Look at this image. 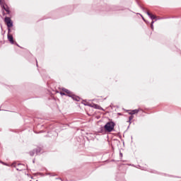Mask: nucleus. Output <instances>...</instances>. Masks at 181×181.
I'll list each match as a JSON object with an SVG mask.
<instances>
[{
    "mask_svg": "<svg viewBox=\"0 0 181 181\" xmlns=\"http://www.w3.org/2000/svg\"><path fill=\"white\" fill-rule=\"evenodd\" d=\"M5 22L6 23L8 28H12V26H13L12 21L11 20V18L9 17L5 18Z\"/></svg>",
    "mask_w": 181,
    "mask_h": 181,
    "instance_id": "nucleus-2",
    "label": "nucleus"
},
{
    "mask_svg": "<svg viewBox=\"0 0 181 181\" xmlns=\"http://www.w3.org/2000/svg\"><path fill=\"white\" fill-rule=\"evenodd\" d=\"M1 1L0 0V4H1Z\"/></svg>",
    "mask_w": 181,
    "mask_h": 181,
    "instance_id": "nucleus-14",
    "label": "nucleus"
},
{
    "mask_svg": "<svg viewBox=\"0 0 181 181\" xmlns=\"http://www.w3.org/2000/svg\"><path fill=\"white\" fill-rule=\"evenodd\" d=\"M132 118H134V117L131 116V117H129V119H132Z\"/></svg>",
    "mask_w": 181,
    "mask_h": 181,
    "instance_id": "nucleus-12",
    "label": "nucleus"
},
{
    "mask_svg": "<svg viewBox=\"0 0 181 181\" xmlns=\"http://www.w3.org/2000/svg\"><path fill=\"white\" fill-rule=\"evenodd\" d=\"M94 108H96L98 110H100V106H98V105H93Z\"/></svg>",
    "mask_w": 181,
    "mask_h": 181,
    "instance_id": "nucleus-8",
    "label": "nucleus"
},
{
    "mask_svg": "<svg viewBox=\"0 0 181 181\" xmlns=\"http://www.w3.org/2000/svg\"><path fill=\"white\" fill-rule=\"evenodd\" d=\"M8 39L9 40V42L13 45V37L12 35H11V34H8Z\"/></svg>",
    "mask_w": 181,
    "mask_h": 181,
    "instance_id": "nucleus-3",
    "label": "nucleus"
},
{
    "mask_svg": "<svg viewBox=\"0 0 181 181\" xmlns=\"http://www.w3.org/2000/svg\"><path fill=\"white\" fill-rule=\"evenodd\" d=\"M151 29H153V21L151 22Z\"/></svg>",
    "mask_w": 181,
    "mask_h": 181,
    "instance_id": "nucleus-9",
    "label": "nucleus"
},
{
    "mask_svg": "<svg viewBox=\"0 0 181 181\" xmlns=\"http://www.w3.org/2000/svg\"><path fill=\"white\" fill-rule=\"evenodd\" d=\"M72 98H74V100H76V101H79V100H80V98H78V97L74 98V95H72Z\"/></svg>",
    "mask_w": 181,
    "mask_h": 181,
    "instance_id": "nucleus-7",
    "label": "nucleus"
},
{
    "mask_svg": "<svg viewBox=\"0 0 181 181\" xmlns=\"http://www.w3.org/2000/svg\"><path fill=\"white\" fill-rule=\"evenodd\" d=\"M139 110H132L131 112H129V114H130L131 115H134V114H138Z\"/></svg>",
    "mask_w": 181,
    "mask_h": 181,
    "instance_id": "nucleus-5",
    "label": "nucleus"
},
{
    "mask_svg": "<svg viewBox=\"0 0 181 181\" xmlns=\"http://www.w3.org/2000/svg\"><path fill=\"white\" fill-rule=\"evenodd\" d=\"M114 127H115V123L114 122H109L105 125L104 128L107 132H112Z\"/></svg>",
    "mask_w": 181,
    "mask_h": 181,
    "instance_id": "nucleus-1",
    "label": "nucleus"
},
{
    "mask_svg": "<svg viewBox=\"0 0 181 181\" xmlns=\"http://www.w3.org/2000/svg\"><path fill=\"white\" fill-rule=\"evenodd\" d=\"M11 32V29L8 28V33Z\"/></svg>",
    "mask_w": 181,
    "mask_h": 181,
    "instance_id": "nucleus-13",
    "label": "nucleus"
},
{
    "mask_svg": "<svg viewBox=\"0 0 181 181\" xmlns=\"http://www.w3.org/2000/svg\"><path fill=\"white\" fill-rule=\"evenodd\" d=\"M63 91L64 93H66V94H68L69 95V97H71V92H70V90H69L66 88H63Z\"/></svg>",
    "mask_w": 181,
    "mask_h": 181,
    "instance_id": "nucleus-4",
    "label": "nucleus"
},
{
    "mask_svg": "<svg viewBox=\"0 0 181 181\" xmlns=\"http://www.w3.org/2000/svg\"><path fill=\"white\" fill-rule=\"evenodd\" d=\"M6 12H8V13H9V8H4Z\"/></svg>",
    "mask_w": 181,
    "mask_h": 181,
    "instance_id": "nucleus-10",
    "label": "nucleus"
},
{
    "mask_svg": "<svg viewBox=\"0 0 181 181\" xmlns=\"http://www.w3.org/2000/svg\"><path fill=\"white\" fill-rule=\"evenodd\" d=\"M66 95V93L61 92V95Z\"/></svg>",
    "mask_w": 181,
    "mask_h": 181,
    "instance_id": "nucleus-11",
    "label": "nucleus"
},
{
    "mask_svg": "<svg viewBox=\"0 0 181 181\" xmlns=\"http://www.w3.org/2000/svg\"><path fill=\"white\" fill-rule=\"evenodd\" d=\"M147 15H148V16H150L151 19L153 20V19H156V17L149 13H147Z\"/></svg>",
    "mask_w": 181,
    "mask_h": 181,
    "instance_id": "nucleus-6",
    "label": "nucleus"
}]
</instances>
